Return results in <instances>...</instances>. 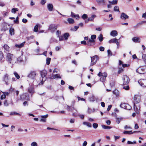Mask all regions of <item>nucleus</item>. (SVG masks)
<instances>
[{
  "label": "nucleus",
  "mask_w": 146,
  "mask_h": 146,
  "mask_svg": "<svg viewBox=\"0 0 146 146\" xmlns=\"http://www.w3.org/2000/svg\"><path fill=\"white\" fill-rule=\"evenodd\" d=\"M37 75L36 72L35 71H31L28 74L27 77L30 79L33 80V85L37 86L38 85H42L43 84V81H42L40 83L38 84L37 82V80L35 78Z\"/></svg>",
  "instance_id": "f257e3e1"
},
{
  "label": "nucleus",
  "mask_w": 146,
  "mask_h": 146,
  "mask_svg": "<svg viewBox=\"0 0 146 146\" xmlns=\"http://www.w3.org/2000/svg\"><path fill=\"white\" fill-rule=\"evenodd\" d=\"M15 57L13 55L10 53H8L7 56V60L9 62L12 64H15L13 62L15 61Z\"/></svg>",
  "instance_id": "f03ea898"
},
{
  "label": "nucleus",
  "mask_w": 146,
  "mask_h": 146,
  "mask_svg": "<svg viewBox=\"0 0 146 146\" xmlns=\"http://www.w3.org/2000/svg\"><path fill=\"white\" fill-rule=\"evenodd\" d=\"M98 76L100 78V81L104 82L106 80V78L107 76V74L106 72L102 73L101 72H99L98 74Z\"/></svg>",
  "instance_id": "7ed1b4c3"
},
{
  "label": "nucleus",
  "mask_w": 146,
  "mask_h": 146,
  "mask_svg": "<svg viewBox=\"0 0 146 146\" xmlns=\"http://www.w3.org/2000/svg\"><path fill=\"white\" fill-rule=\"evenodd\" d=\"M146 71V67L145 66L140 67L136 70L137 72L140 74L144 73Z\"/></svg>",
  "instance_id": "20e7f679"
},
{
  "label": "nucleus",
  "mask_w": 146,
  "mask_h": 146,
  "mask_svg": "<svg viewBox=\"0 0 146 146\" xmlns=\"http://www.w3.org/2000/svg\"><path fill=\"white\" fill-rule=\"evenodd\" d=\"M91 63L90 64L91 66H92L95 65L98 59V56L95 55L93 57H91Z\"/></svg>",
  "instance_id": "39448f33"
},
{
  "label": "nucleus",
  "mask_w": 146,
  "mask_h": 146,
  "mask_svg": "<svg viewBox=\"0 0 146 146\" xmlns=\"http://www.w3.org/2000/svg\"><path fill=\"white\" fill-rule=\"evenodd\" d=\"M120 38L118 40L116 38L111 39L109 41V42L110 43H115L117 44V48H118L119 45V40Z\"/></svg>",
  "instance_id": "423d86ee"
},
{
  "label": "nucleus",
  "mask_w": 146,
  "mask_h": 146,
  "mask_svg": "<svg viewBox=\"0 0 146 146\" xmlns=\"http://www.w3.org/2000/svg\"><path fill=\"white\" fill-rule=\"evenodd\" d=\"M133 101L135 103L137 104L141 101V96L139 95H135L133 97Z\"/></svg>",
  "instance_id": "0eeeda50"
},
{
  "label": "nucleus",
  "mask_w": 146,
  "mask_h": 146,
  "mask_svg": "<svg viewBox=\"0 0 146 146\" xmlns=\"http://www.w3.org/2000/svg\"><path fill=\"white\" fill-rule=\"evenodd\" d=\"M121 107L128 110H130L131 109V107L128 104L126 103H121L120 104Z\"/></svg>",
  "instance_id": "6e6552de"
},
{
  "label": "nucleus",
  "mask_w": 146,
  "mask_h": 146,
  "mask_svg": "<svg viewBox=\"0 0 146 146\" xmlns=\"http://www.w3.org/2000/svg\"><path fill=\"white\" fill-rule=\"evenodd\" d=\"M123 84L126 85L129 82V79L127 76L124 75L123 77Z\"/></svg>",
  "instance_id": "1a4fd4ad"
},
{
  "label": "nucleus",
  "mask_w": 146,
  "mask_h": 146,
  "mask_svg": "<svg viewBox=\"0 0 146 146\" xmlns=\"http://www.w3.org/2000/svg\"><path fill=\"white\" fill-rule=\"evenodd\" d=\"M138 82L141 86L143 87H146V79H140L138 81Z\"/></svg>",
  "instance_id": "9d476101"
},
{
  "label": "nucleus",
  "mask_w": 146,
  "mask_h": 146,
  "mask_svg": "<svg viewBox=\"0 0 146 146\" xmlns=\"http://www.w3.org/2000/svg\"><path fill=\"white\" fill-rule=\"evenodd\" d=\"M120 18L123 20H125L129 18V16L125 13H121Z\"/></svg>",
  "instance_id": "9b49d317"
},
{
  "label": "nucleus",
  "mask_w": 146,
  "mask_h": 146,
  "mask_svg": "<svg viewBox=\"0 0 146 146\" xmlns=\"http://www.w3.org/2000/svg\"><path fill=\"white\" fill-rule=\"evenodd\" d=\"M50 78L51 79H54L58 78H61V77L60 76V74H57L54 75L53 74H52L51 76L50 75Z\"/></svg>",
  "instance_id": "f8f14e48"
},
{
  "label": "nucleus",
  "mask_w": 146,
  "mask_h": 146,
  "mask_svg": "<svg viewBox=\"0 0 146 146\" xmlns=\"http://www.w3.org/2000/svg\"><path fill=\"white\" fill-rule=\"evenodd\" d=\"M95 41L94 40L92 39H90L87 42V45L88 46H92L95 44Z\"/></svg>",
  "instance_id": "ddd939ff"
},
{
  "label": "nucleus",
  "mask_w": 146,
  "mask_h": 146,
  "mask_svg": "<svg viewBox=\"0 0 146 146\" xmlns=\"http://www.w3.org/2000/svg\"><path fill=\"white\" fill-rule=\"evenodd\" d=\"M23 61V59L21 56L17 58L15 57V61L13 62L15 64L19 63Z\"/></svg>",
  "instance_id": "4468645a"
},
{
  "label": "nucleus",
  "mask_w": 146,
  "mask_h": 146,
  "mask_svg": "<svg viewBox=\"0 0 146 146\" xmlns=\"http://www.w3.org/2000/svg\"><path fill=\"white\" fill-rule=\"evenodd\" d=\"M32 85H33L32 86H31L29 88L28 91L32 95L34 92V90L33 88V86H34L33 85V83H32Z\"/></svg>",
  "instance_id": "2eb2a0df"
},
{
  "label": "nucleus",
  "mask_w": 146,
  "mask_h": 146,
  "mask_svg": "<svg viewBox=\"0 0 146 146\" xmlns=\"http://www.w3.org/2000/svg\"><path fill=\"white\" fill-rule=\"evenodd\" d=\"M9 78L8 75L7 74H6L4 75L3 80L5 82L7 85H8L9 84Z\"/></svg>",
  "instance_id": "dca6fc26"
},
{
  "label": "nucleus",
  "mask_w": 146,
  "mask_h": 146,
  "mask_svg": "<svg viewBox=\"0 0 146 146\" xmlns=\"http://www.w3.org/2000/svg\"><path fill=\"white\" fill-rule=\"evenodd\" d=\"M111 36L113 37H115L118 35L117 32L115 30H113L111 31L110 33Z\"/></svg>",
  "instance_id": "f3484780"
},
{
  "label": "nucleus",
  "mask_w": 146,
  "mask_h": 146,
  "mask_svg": "<svg viewBox=\"0 0 146 146\" xmlns=\"http://www.w3.org/2000/svg\"><path fill=\"white\" fill-rule=\"evenodd\" d=\"M132 40L135 42L139 43L140 42V40L139 37H135L132 38Z\"/></svg>",
  "instance_id": "a211bd4d"
},
{
  "label": "nucleus",
  "mask_w": 146,
  "mask_h": 146,
  "mask_svg": "<svg viewBox=\"0 0 146 146\" xmlns=\"http://www.w3.org/2000/svg\"><path fill=\"white\" fill-rule=\"evenodd\" d=\"M134 109L135 111L137 113H139L140 110V107L139 106H137L134 104Z\"/></svg>",
  "instance_id": "6ab92c4d"
},
{
  "label": "nucleus",
  "mask_w": 146,
  "mask_h": 146,
  "mask_svg": "<svg viewBox=\"0 0 146 146\" xmlns=\"http://www.w3.org/2000/svg\"><path fill=\"white\" fill-rule=\"evenodd\" d=\"M47 74L46 70H44L41 72L40 74L42 78H43L46 76Z\"/></svg>",
  "instance_id": "aec40b11"
},
{
  "label": "nucleus",
  "mask_w": 146,
  "mask_h": 146,
  "mask_svg": "<svg viewBox=\"0 0 146 146\" xmlns=\"http://www.w3.org/2000/svg\"><path fill=\"white\" fill-rule=\"evenodd\" d=\"M26 95L25 94H23L21 95L20 97V99L22 100H29V99L27 98L26 99Z\"/></svg>",
  "instance_id": "412c9836"
},
{
  "label": "nucleus",
  "mask_w": 146,
  "mask_h": 146,
  "mask_svg": "<svg viewBox=\"0 0 146 146\" xmlns=\"http://www.w3.org/2000/svg\"><path fill=\"white\" fill-rule=\"evenodd\" d=\"M47 8L49 11H52L53 9V5L51 4H48L47 5Z\"/></svg>",
  "instance_id": "4be33fe9"
},
{
  "label": "nucleus",
  "mask_w": 146,
  "mask_h": 146,
  "mask_svg": "<svg viewBox=\"0 0 146 146\" xmlns=\"http://www.w3.org/2000/svg\"><path fill=\"white\" fill-rule=\"evenodd\" d=\"M113 93L115 95L116 97H119V92L116 89L114 90L113 91Z\"/></svg>",
  "instance_id": "5701e85b"
},
{
  "label": "nucleus",
  "mask_w": 146,
  "mask_h": 146,
  "mask_svg": "<svg viewBox=\"0 0 146 146\" xmlns=\"http://www.w3.org/2000/svg\"><path fill=\"white\" fill-rule=\"evenodd\" d=\"M116 122L117 124H119L120 123V121L123 119V118L121 117H116Z\"/></svg>",
  "instance_id": "b1692460"
},
{
  "label": "nucleus",
  "mask_w": 146,
  "mask_h": 146,
  "mask_svg": "<svg viewBox=\"0 0 146 146\" xmlns=\"http://www.w3.org/2000/svg\"><path fill=\"white\" fill-rule=\"evenodd\" d=\"M67 21L70 24H73L74 23V20L72 18H68L67 19Z\"/></svg>",
  "instance_id": "393cba45"
},
{
  "label": "nucleus",
  "mask_w": 146,
  "mask_h": 146,
  "mask_svg": "<svg viewBox=\"0 0 146 146\" xmlns=\"http://www.w3.org/2000/svg\"><path fill=\"white\" fill-rule=\"evenodd\" d=\"M25 42H23L20 44H16L15 45V46L16 47L21 48L24 45Z\"/></svg>",
  "instance_id": "a878e982"
},
{
  "label": "nucleus",
  "mask_w": 146,
  "mask_h": 146,
  "mask_svg": "<svg viewBox=\"0 0 146 146\" xmlns=\"http://www.w3.org/2000/svg\"><path fill=\"white\" fill-rule=\"evenodd\" d=\"M83 124L84 125H86L87 126H88L89 127H91V124L89 122H83Z\"/></svg>",
  "instance_id": "bb28decb"
},
{
  "label": "nucleus",
  "mask_w": 146,
  "mask_h": 146,
  "mask_svg": "<svg viewBox=\"0 0 146 146\" xmlns=\"http://www.w3.org/2000/svg\"><path fill=\"white\" fill-rule=\"evenodd\" d=\"M3 48L5 50L7 51H9V47L6 44H5L3 46Z\"/></svg>",
  "instance_id": "cd10ccee"
},
{
  "label": "nucleus",
  "mask_w": 146,
  "mask_h": 146,
  "mask_svg": "<svg viewBox=\"0 0 146 146\" xmlns=\"http://www.w3.org/2000/svg\"><path fill=\"white\" fill-rule=\"evenodd\" d=\"M117 1H109V3L111 5L116 4L117 3Z\"/></svg>",
  "instance_id": "c85d7f7f"
},
{
  "label": "nucleus",
  "mask_w": 146,
  "mask_h": 146,
  "mask_svg": "<svg viewBox=\"0 0 146 146\" xmlns=\"http://www.w3.org/2000/svg\"><path fill=\"white\" fill-rule=\"evenodd\" d=\"M9 33L11 35H14V29L13 28H10L9 29Z\"/></svg>",
  "instance_id": "c756f323"
},
{
  "label": "nucleus",
  "mask_w": 146,
  "mask_h": 146,
  "mask_svg": "<svg viewBox=\"0 0 146 146\" xmlns=\"http://www.w3.org/2000/svg\"><path fill=\"white\" fill-rule=\"evenodd\" d=\"M102 127L103 129H110L112 127H111L105 125H102Z\"/></svg>",
  "instance_id": "7c9ffc66"
},
{
  "label": "nucleus",
  "mask_w": 146,
  "mask_h": 146,
  "mask_svg": "<svg viewBox=\"0 0 146 146\" xmlns=\"http://www.w3.org/2000/svg\"><path fill=\"white\" fill-rule=\"evenodd\" d=\"M19 9L17 8H13L12 9L11 12L12 13H15L16 12L18 11Z\"/></svg>",
  "instance_id": "2f4dec72"
},
{
  "label": "nucleus",
  "mask_w": 146,
  "mask_h": 146,
  "mask_svg": "<svg viewBox=\"0 0 146 146\" xmlns=\"http://www.w3.org/2000/svg\"><path fill=\"white\" fill-rule=\"evenodd\" d=\"M98 39L100 42H102L103 40V38L102 34H100L98 37Z\"/></svg>",
  "instance_id": "473e14b6"
},
{
  "label": "nucleus",
  "mask_w": 146,
  "mask_h": 146,
  "mask_svg": "<svg viewBox=\"0 0 146 146\" xmlns=\"http://www.w3.org/2000/svg\"><path fill=\"white\" fill-rule=\"evenodd\" d=\"M69 36V34L68 33H66L64 35V36L66 40L68 39Z\"/></svg>",
  "instance_id": "72a5a7b5"
},
{
  "label": "nucleus",
  "mask_w": 146,
  "mask_h": 146,
  "mask_svg": "<svg viewBox=\"0 0 146 146\" xmlns=\"http://www.w3.org/2000/svg\"><path fill=\"white\" fill-rule=\"evenodd\" d=\"M96 17V15H92L91 17H90L88 19V21H92L93 20L94 18Z\"/></svg>",
  "instance_id": "f704fd0d"
},
{
  "label": "nucleus",
  "mask_w": 146,
  "mask_h": 146,
  "mask_svg": "<svg viewBox=\"0 0 146 146\" xmlns=\"http://www.w3.org/2000/svg\"><path fill=\"white\" fill-rule=\"evenodd\" d=\"M31 146H38V143L35 141L32 142L31 144Z\"/></svg>",
  "instance_id": "c9c22d12"
},
{
  "label": "nucleus",
  "mask_w": 146,
  "mask_h": 146,
  "mask_svg": "<svg viewBox=\"0 0 146 146\" xmlns=\"http://www.w3.org/2000/svg\"><path fill=\"white\" fill-rule=\"evenodd\" d=\"M51 60V58H47L46 59V64L47 65H49L50 64Z\"/></svg>",
  "instance_id": "e433bc0d"
},
{
  "label": "nucleus",
  "mask_w": 146,
  "mask_h": 146,
  "mask_svg": "<svg viewBox=\"0 0 146 146\" xmlns=\"http://www.w3.org/2000/svg\"><path fill=\"white\" fill-rule=\"evenodd\" d=\"M38 25H36L34 29V31L35 32H37L38 31Z\"/></svg>",
  "instance_id": "4c0bfd02"
},
{
  "label": "nucleus",
  "mask_w": 146,
  "mask_h": 146,
  "mask_svg": "<svg viewBox=\"0 0 146 146\" xmlns=\"http://www.w3.org/2000/svg\"><path fill=\"white\" fill-rule=\"evenodd\" d=\"M14 114L16 115L19 116H21V115L20 113H17L15 112H12L10 113V115H12Z\"/></svg>",
  "instance_id": "58836bf2"
},
{
  "label": "nucleus",
  "mask_w": 146,
  "mask_h": 146,
  "mask_svg": "<svg viewBox=\"0 0 146 146\" xmlns=\"http://www.w3.org/2000/svg\"><path fill=\"white\" fill-rule=\"evenodd\" d=\"M142 58L143 60L146 64V55L143 54L142 56Z\"/></svg>",
  "instance_id": "ea45409f"
},
{
  "label": "nucleus",
  "mask_w": 146,
  "mask_h": 146,
  "mask_svg": "<svg viewBox=\"0 0 146 146\" xmlns=\"http://www.w3.org/2000/svg\"><path fill=\"white\" fill-rule=\"evenodd\" d=\"M79 27L78 26H75L74 27V28H72L71 29V30L74 31H76L79 28Z\"/></svg>",
  "instance_id": "a19ab883"
},
{
  "label": "nucleus",
  "mask_w": 146,
  "mask_h": 146,
  "mask_svg": "<svg viewBox=\"0 0 146 146\" xmlns=\"http://www.w3.org/2000/svg\"><path fill=\"white\" fill-rule=\"evenodd\" d=\"M14 74L17 79H19L20 78V76L17 72H14Z\"/></svg>",
  "instance_id": "79ce46f5"
},
{
  "label": "nucleus",
  "mask_w": 146,
  "mask_h": 146,
  "mask_svg": "<svg viewBox=\"0 0 146 146\" xmlns=\"http://www.w3.org/2000/svg\"><path fill=\"white\" fill-rule=\"evenodd\" d=\"M87 15L85 14H83V15L82 16V18L83 19H86L87 18Z\"/></svg>",
  "instance_id": "37998d69"
},
{
  "label": "nucleus",
  "mask_w": 146,
  "mask_h": 146,
  "mask_svg": "<svg viewBox=\"0 0 146 146\" xmlns=\"http://www.w3.org/2000/svg\"><path fill=\"white\" fill-rule=\"evenodd\" d=\"M132 131H125L123 132V133L124 134H131V132Z\"/></svg>",
  "instance_id": "c03bdc74"
},
{
  "label": "nucleus",
  "mask_w": 146,
  "mask_h": 146,
  "mask_svg": "<svg viewBox=\"0 0 146 146\" xmlns=\"http://www.w3.org/2000/svg\"><path fill=\"white\" fill-rule=\"evenodd\" d=\"M3 58V53L0 51V61Z\"/></svg>",
  "instance_id": "a18cd8bd"
},
{
  "label": "nucleus",
  "mask_w": 146,
  "mask_h": 146,
  "mask_svg": "<svg viewBox=\"0 0 146 146\" xmlns=\"http://www.w3.org/2000/svg\"><path fill=\"white\" fill-rule=\"evenodd\" d=\"M114 10L115 11H119V8L117 6H115L114 8Z\"/></svg>",
  "instance_id": "49530a36"
},
{
  "label": "nucleus",
  "mask_w": 146,
  "mask_h": 146,
  "mask_svg": "<svg viewBox=\"0 0 146 146\" xmlns=\"http://www.w3.org/2000/svg\"><path fill=\"white\" fill-rule=\"evenodd\" d=\"M98 125L96 123H94L93 124V126L94 129H96L98 127Z\"/></svg>",
  "instance_id": "de8ad7c7"
},
{
  "label": "nucleus",
  "mask_w": 146,
  "mask_h": 146,
  "mask_svg": "<svg viewBox=\"0 0 146 146\" xmlns=\"http://www.w3.org/2000/svg\"><path fill=\"white\" fill-rule=\"evenodd\" d=\"M136 143V142L135 141H134L133 142H132L129 141H127V143L129 144H135Z\"/></svg>",
  "instance_id": "09e8293b"
},
{
  "label": "nucleus",
  "mask_w": 146,
  "mask_h": 146,
  "mask_svg": "<svg viewBox=\"0 0 146 146\" xmlns=\"http://www.w3.org/2000/svg\"><path fill=\"white\" fill-rule=\"evenodd\" d=\"M96 38V35H92L91 36V38L94 40Z\"/></svg>",
  "instance_id": "8fccbe9b"
},
{
  "label": "nucleus",
  "mask_w": 146,
  "mask_h": 146,
  "mask_svg": "<svg viewBox=\"0 0 146 146\" xmlns=\"http://www.w3.org/2000/svg\"><path fill=\"white\" fill-rule=\"evenodd\" d=\"M4 105L5 106H8L9 104L8 103L7 100H6L4 101Z\"/></svg>",
  "instance_id": "3c124183"
},
{
  "label": "nucleus",
  "mask_w": 146,
  "mask_h": 146,
  "mask_svg": "<svg viewBox=\"0 0 146 146\" xmlns=\"http://www.w3.org/2000/svg\"><path fill=\"white\" fill-rule=\"evenodd\" d=\"M123 88L125 90H127L129 89V87L128 86H126L123 87Z\"/></svg>",
  "instance_id": "603ef678"
},
{
  "label": "nucleus",
  "mask_w": 146,
  "mask_h": 146,
  "mask_svg": "<svg viewBox=\"0 0 146 146\" xmlns=\"http://www.w3.org/2000/svg\"><path fill=\"white\" fill-rule=\"evenodd\" d=\"M77 98L78 101L81 100L82 101H85V99L83 98H81L79 97H78Z\"/></svg>",
  "instance_id": "864d4df0"
},
{
  "label": "nucleus",
  "mask_w": 146,
  "mask_h": 146,
  "mask_svg": "<svg viewBox=\"0 0 146 146\" xmlns=\"http://www.w3.org/2000/svg\"><path fill=\"white\" fill-rule=\"evenodd\" d=\"M59 26V24H58L56 25H53V30H56V29L57 27Z\"/></svg>",
  "instance_id": "5fc2aeb1"
},
{
  "label": "nucleus",
  "mask_w": 146,
  "mask_h": 146,
  "mask_svg": "<svg viewBox=\"0 0 146 146\" xmlns=\"http://www.w3.org/2000/svg\"><path fill=\"white\" fill-rule=\"evenodd\" d=\"M108 54L109 55L111 56L112 55V53L111 51L110 50H108L107 51Z\"/></svg>",
  "instance_id": "6e6d98bb"
},
{
  "label": "nucleus",
  "mask_w": 146,
  "mask_h": 146,
  "mask_svg": "<svg viewBox=\"0 0 146 146\" xmlns=\"http://www.w3.org/2000/svg\"><path fill=\"white\" fill-rule=\"evenodd\" d=\"M53 29V25H50L49 27V28L48 29L49 30H52Z\"/></svg>",
  "instance_id": "4d7b16f0"
},
{
  "label": "nucleus",
  "mask_w": 146,
  "mask_h": 146,
  "mask_svg": "<svg viewBox=\"0 0 146 146\" xmlns=\"http://www.w3.org/2000/svg\"><path fill=\"white\" fill-rule=\"evenodd\" d=\"M81 44H84L85 45H86L87 44V43H86V42L85 40L81 41Z\"/></svg>",
  "instance_id": "13d9d810"
},
{
  "label": "nucleus",
  "mask_w": 146,
  "mask_h": 146,
  "mask_svg": "<svg viewBox=\"0 0 146 146\" xmlns=\"http://www.w3.org/2000/svg\"><path fill=\"white\" fill-rule=\"evenodd\" d=\"M6 97L4 95H2L1 97V100H3Z\"/></svg>",
  "instance_id": "bf43d9fd"
},
{
  "label": "nucleus",
  "mask_w": 146,
  "mask_h": 146,
  "mask_svg": "<svg viewBox=\"0 0 146 146\" xmlns=\"http://www.w3.org/2000/svg\"><path fill=\"white\" fill-rule=\"evenodd\" d=\"M123 69L122 68H119L118 71V73L120 74L123 71Z\"/></svg>",
  "instance_id": "052dcab7"
},
{
  "label": "nucleus",
  "mask_w": 146,
  "mask_h": 146,
  "mask_svg": "<svg viewBox=\"0 0 146 146\" xmlns=\"http://www.w3.org/2000/svg\"><path fill=\"white\" fill-rule=\"evenodd\" d=\"M34 37V36H31L29 37H27V38L28 40H29L31 39H33Z\"/></svg>",
  "instance_id": "680f3d73"
},
{
  "label": "nucleus",
  "mask_w": 146,
  "mask_h": 146,
  "mask_svg": "<svg viewBox=\"0 0 146 146\" xmlns=\"http://www.w3.org/2000/svg\"><path fill=\"white\" fill-rule=\"evenodd\" d=\"M22 21L24 23H26L27 21V20L25 19H23L22 20Z\"/></svg>",
  "instance_id": "e2e57ef3"
},
{
  "label": "nucleus",
  "mask_w": 146,
  "mask_h": 146,
  "mask_svg": "<svg viewBox=\"0 0 146 146\" xmlns=\"http://www.w3.org/2000/svg\"><path fill=\"white\" fill-rule=\"evenodd\" d=\"M104 50V48L102 46H101L100 48V50L101 51H103Z\"/></svg>",
  "instance_id": "0e129e2a"
},
{
  "label": "nucleus",
  "mask_w": 146,
  "mask_h": 146,
  "mask_svg": "<svg viewBox=\"0 0 146 146\" xmlns=\"http://www.w3.org/2000/svg\"><path fill=\"white\" fill-rule=\"evenodd\" d=\"M59 70L58 69H57L56 68H54L53 71V73H54L55 72L57 73L58 72Z\"/></svg>",
  "instance_id": "69168bd1"
},
{
  "label": "nucleus",
  "mask_w": 146,
  "mask_h": 146,
  "mask_svg": "<svg viewBox=\"0 0 146 146\" xmlns=\"http://www.w3.org/2000/svg\"><path fill=\"white\" fill-rule=\"evenodd\" d=\"M87 144L86 141H85L82 144V146H86Z\"/></svg>",
  "instance_id": "338daca9"
},
{
  "label": "nucleus",
  "mask_w": 146,
  "mask_h": 146,
  "mask_svg": "<svg viewBox=\"0 0 146 146\" xmlns=\"http://www.w3.org/2000/svg\"><path fill=\"white\" fill-rule=\"evenodd\" d=\"M142 17L144 18L145 19L146 18V12L143 14Z\"/></svg>",
  "instance_id": "774afa93"
}]
</instances>
